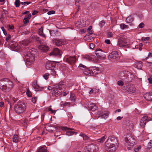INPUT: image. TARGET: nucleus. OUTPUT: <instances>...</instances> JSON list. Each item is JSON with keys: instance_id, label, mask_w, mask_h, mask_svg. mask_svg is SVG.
Listing matches in <instances>:
<instances>
[{"instance_id": "nucleus-49", "label": "nucleus", "mask_w": 152, "mask_h": 152, "mask_svg": "<svg viewBox=\"0 0 152 152\" xmlns=\"http://www.w3.org/2000/svg\"><path fill=\"white\" fill-rule=\"evenodd\" d=\"M117 84L118 85L120 86H123L124 84L122 80L118 81Z\"/></svg>"}, {"instance_id": "nucleus-55", "label": "nucleus", "mask_w": 152, "mask_h": 152, "mask_svg": "<svg viewBox=\"0 0 152 152\" xmlns=\"http://www.w3.org/2000/svg\"><path fill=\"white\" fill-rule=\"evenodd\" d=\"M149 39L150 37H142V39L143 41H146L148 40Z\"/></svg>"}, {"instance_id": "nucleus-41", "label": "nucleus", "mask_w": 152, "mask_h": 152, "mask_svg": "<svg viewBox=\"0 0 152 152\" xmlns=\"http://www.w3.org/2000/svg\"><path fill=\"white\" fill-rule=\"evenodd\" d=\"M90 145L86 146L85 149V152H91V149H90Z\"/></svg>"}, {"instance_id": "nucleus-23", "label": "nucleus", "mask_w": 152, "mask_h": 152, "mask_svg": "<svg viewBox=\"0 0 152 152\" xmlns=\"http://www.w3.org/2000/svg\"><path fill=\"white\" fill-rule=\"evenodd\" d=\"M61 129L63 130H64L65 131L68 130H70L68 131L69 132H70L71 134H77V133L75 132V131H72V130H74V129H71L70 128H68L66 127H62L61 128Z\"/></svg>"}, {"instance_id": "nucleus-63", "label": "nucleus", "mask_w": 152, "mask_h": 152, "mask_svg": "<svg viewBox=\"0 0 152 152\" xmlns=\"http://www.w3.org/2000/svg\"><path fill=\"white\" fill-rule=\"evenodd\" d=\"M48 110L51 112V113H55V110H53L51 108H49L48 109Z\"/></svg>"}, {"instance_id": "nucleus-47", "label": "nucleus", "mask_w": 152, "mask_h": 152, "mask_svg": "<svg viewBox=\"0 0 152 152\" xmlns=\"http://www.w3.org/2000/svg\"><path fill=\"white\" fill-rule=\"evenodd\" d=\"M152 147V140H150L149 142L148 143V148H151Z\"/></svg>"}, {"instance_id": "nucleus-6", "label": "nucleus", "mask_w": 152, "mask_h": 152, "mask_svg": "<svg viewBox=\"0 0 152 152\" xmlns=\"http://www.w3.org/2000/svg\"><path fill=\"white\" fill-rule=\"evenodd\" d=\"M125 140L127 145H128L132 146L135 144V140L131 133L128 134L125 137Z\"/></svg>"}, {"instance_id": "nucleus-62", "label": "nucleus", "mask_w": 152, "mask_h": 152, "mask_svg": "<svg viewBox=\"0 0 152 152\" xmlns=\"http://www.w3.org/2000/svg\"><path fill=\"white\" fill-rule=\"evenodd\" d=\"M109 94H110V96L111 98L113 97L114 96L113 93L112 91H110L109 92Z\"/></svg>"}, {"instance_id": "nucleus-35", "label": "nucleus", "mask_w": 152, "mask_h": 152, "mask_svg": "<svg viewBox=\"0 0 152 152\" xmlns=\"http://www.w3.org/2000/svg\"><path fill=\"white\" fill-rule=\"evenodd\" d=\"M70 99L71 101L74 102L76 100V97L74 94L71 93Z\"/></svg>"}, {"instance_id": "nucleus-34", "label": "nucleus", "mask_w": 152, "mask_h": 152, "mask_svg": "<svg viewBox=\"0 0 152 152\" xmlns=\"http://www.w3.org/2000/svg\"><path fill=\"white\" fill-rule=\"evenodd\" d=\"M39 34L45 38V35L43 34V28L42 27H41L39 29Z\"/></svg>"}, {"instance_id": "nucleus-1", "label": "nucleus", "mask_w": 152, "mask_h": 152, "mask_svg": "<svg viewBox=\"0 0 152 152\" xmlns=\"http://www.w3.org/2000/svg\"><path fill=\"white\" fill-rule=\"evenodd\" d=\"M118 145L116 137H109L105 142V147L107 152H115L118 147Z\"/></svg>"}, {"instance_id": "nucleus-17", "label": "nucleus", "mask_w": 152, "mask_h": 152, "mask_svg": "<svg viewBox=\"0 0 152 152\" xmlns=\"http://www.w3.org/2000/svg\"><path fill=\"white\" fill-rule=\"evenodd\" d=\"M94 72L91 69H86L84 70L83 73L86 75H94Z\"/></svg>"}, {"instance_id": "nucleus-33", "label": "nucleus", "mask_w": 152, "mask_h": 152, "mask_svg": "<svg viewBox=\"0 0 152 152\" xmlns=\"http://www.w3.org/2000/svg\"><path fill=\"white\" fill-rule=\"evenodd\" d=\"M135 65L138 69H140L142 66V63L140 62L136 63L135 64Z\"/></svg>"}, {"instance_id": "nucleus-12", "label": "nucleus", "mask_w": 152, "mask_h": 152, "mask_svg": "<svg viewBox=\"0 0 152 152\" xmlns=\"http://www.w3.org/2000/svg\"><path fill=\"white\" fill-rule=\"evenodd\" d=\"M109 56L112 59H117L119 58L118 52L116 51H113L109 54Z\"/></svg>"}, {"instance_id": "nucleus-21", "label": "nucleus", "mask_w": 152, "mask_h": 152, "mask_svg": "<svg viewBox=\"0 0 152 152\" xmlns=\"http://www.w3.org/2000/svg\"><path fill=\"white\" fill-rule=\"evenodd\" d=\"M39 48L44 52H47L49 50V48L45 45H40L39 46Z\"/></svg>"}, {"instance_id": "nucleus-39", "label": "nucleus", "mask_w": 152, "mask_h": 152, "mask_svg": "<svg viewBox=\"0 0 152 152\" xmlns=\"http://www.w3.org/2000/svg\"><path fill=\"white\" fill-rule=\"evenodd\" d=\"M141 146L140 145L137 146L134 148V151L135 152H138L141 149Z\"/></svg>"}, {"instance_id": "nucleus-4", "label": "nucleus", "mask_w": 152, "mask_h": 152, "mask_svg": "<svg viewBox=\"0 0 152 152\" xmlns=\"http://www.w3.org/2000/svg\"><path fill=\"white\" fill-rule=\"evenodd\" d=\"M35 53V49L32 48L29 50L27 54L26 64L31 65L34 61V56Z\"/></svg>"}, {"instance_id": "nucleus-38", "label": "nucleus", "mask_w": 152, "mask_h": 152, "mask_svg": "<svg viewBox=\"0 0 152 152\" xmlns=\"http://www.w3.org/2000/svg\"><path fill=\"white\" fill-rule=\"evenodd\" d=\"M13 43L12 42L11 43H10V44L12 45V47H14L16 49H19L20 47L18 45V44H16L15 45H14L13 44Z\"/></svg>"}, {"instance_id": "nucleus-46", "label": "nucleus", "mask_w": 152, "mask_h": 152, "mask_svg": "<svg viewBox=\"0 0 152 152\" xmlns=\"http://www.w3.org/2000/svg\"><path fill=\"white\" fill-rule=\"evenodd\" d=\"M49 76V74L46 73L43 75V77L45 79L47 80Z\"/></svg>"}, {"instance_id": "nucleus-43", "label": "nucleus", "mask_w": 152, "mask_h": 152, "mask_svg": "<svg viewBox=\"0 0 152 152\" xmlns=\"http://www.w3.org/2000/svg\"><path fill=\"white\" fill-rule=\"evenodd\" d=\"M26 93L28 96L29 97L31 96L32 94L31 92L30 91L28 88L27 90Z\"/></svg>"}, {"instance_id": "nucleus-51", "label": "nucleus", "mask_w": 152, "mask_h": 152, "mask_svg": "<svg viewBox=\"0 0 152 152\" xmlns=\"http://www.w3.org/2000/svg\"><path fill=\"white\" fill-rule=\"evenodd\" d=\"M56 32H58V31H56L55 30H52L51 31H50V35L52 36H54V34Z\"/></svg>"}, {"instance_id": "nucleus-48", "label": "nucleus", "mask_w": 152, "mask_h": 152, "mask_svg": "<svg viewBox=\"0 0 152 152\" xmlns=\"http://www.w3.org/2000/svg\"><path fill=\"white\" fill-rule=\"evenodd\" d=\"M105 24V22L104 21H101L99 23V26L100 27L102 28Z\"/></svg>"}, {"instance_id": "nucleus-9", "label": "nucleus", "mask_w": 152, "mask_h": 152, "mask_svg": "<svg viewBox=\"0 0 152 152\" xmlns=\"http://www.w3.org/2000/svg\"><path fill=\"white\" fill-rule=\"evenodd\" d=\"M95 54L97 57L101 59H105V57L103 55L104 53L102 50L100 49H97L96 50Z\"/></svg>"}, {"instance_id": "nucleus-7", "label": "nucleus", "mask_w": 152, "mask_h": 152, "mask_svg": "<svg viewBox=\"0 0 152 152\" xmlns=\"http://www.w3.org/2000/svg\"><path fill=\"white\" fill-rule=\"evenodd\" d=\"M134 75L130 73V72H127V74L126 75L125 78L123 79V80L126 83H128L131 82L134 78Z\"/></svg>"}, {"instance_id": "nucleus-32", "label": "nucleus", "mask_w": 152, "mask_h": 152, "mask_svg": "<svg viewBox=\"0 0 152 152\" xmlns=\"http://www.w3.org/2000/svg\"><path fill=\"white\" fill-rule=\"evenodd\" d=\"M109 113L108 112L106 113H104L103 114H102L99 116L98 117H101L102 118H104V119L107 118L108 115H109Z\"/></svg>"}, {"instance_id": "nucleus-2", "label": "nucleus", "mask_w": 152, "mask_h": 152, "mask_svg": "<svg viewBox=\"0 0 152 152\" xmlns=\"http://www.w3.org/2000/svg\"><path fill=\"white\" fill-rule=\"evenodd\" d=\"M13 82L8 79L5 78L0 80V88L4 92H9L13 88Z\"/></svg>"}, {"instance_id": "nucleus-28", "label": "nucleus", "mask_w": 152, "mask_h": 152, "mask_svg": "<svg viewBox=\"0 0 152 152\" xmlns=\"http://www.w3.org/2000/svg\"><path fill=\"white\" fill-rule=\"evenodd\" d=\"M55 129L54 127L50 126H47L46 127V130L50 132H53V130Z\"/></svg>"}, {"instance_id": "nucleus-54", "label": "nucleus", "mask_w": 152, "mask_h": 152, "mask_svg": "<svg viewBox=\"0 0 152 152\" xmlns=\"http://www.w3.org/2000/svg\"><path fill=\"white\" fill-rule=\"evenodd\" d=\"M1 29L2 30L4 34L6 35L7 34V33L6 30L5 29L4 27H1Z\"/></svg>"}, {"instance_id": "nucleus-24", "label": "nucleus", "mask_w": 152, "mask_h": 152, "mask_svg": "<svg viewBox=\"0 0 152 152\" xmlns=\"http://www.w3.org/2000/svg\"><path fill=\"white\" fill-rule=\"evenodd\" d=\"M54 44L57 46H61L63 44V42L61 39H54L53 40Z\"/></svg>"}, {"instance_id": "nucleus-16", "label": "nucleus", "mask_w": 152, "mask_h": 152, "mask_svg": "<svg viewBox=\"0 0 152 152\" xmlns=\"http://www.w3.org/2000/svg\"><path fill=\"white\" fill-rule=\"evenodd\" d=\"M60 51L58 48H55L50 54V56H56L57 55H60Z\"/></svg>"}, {"instance_id": "nucleus-57", "label": "nucleus", "mask_w": 152, "mask_h": 152, "mask_svg": "<svg viewBox=\"0 0 152 152\" xmlns=\"http://www.w3.org/2000/svg\"><path fill=\"white\" fill-rule=\"evenodd\" d=\"M32 101L34 103H35L37 101V98L35 97L32 98Z\"/></svg>"}, {"instance_id": "nucleus-44", "label": "nucleus", "mask_w": 152, "mask_h": 152, "mask_svg": "<svg viewBox=\"0 0 152 152\" xmlns=\"http://www.w3.org/2000/svg\"><path fill=\"white\" fill-rule=\"evenodd\" d=\"M50 73L53 76H55L56 75V72L53 69L50 70Z\"/></svg>"}, {"instance_id": "nucleus-10", "label": "nucleus", "mask_w": 152, "mask_h": 152, "mask_svg": "<svg viewBox=\"0 0 152 152\" xmlns=\"http://www.w3.org/2000/svg\"><path fill=\"white\" fill-rule=\"evenodd\" d=\"M56 63L54 61H48L46 64V68L47 70H50L54 69L56 66Z\"/></svg>"}, {"instance_id": "nucleus-18", "label": "nucleus", "mask_w": 152, "mask_h": 152, "mask_svg": "<svg viewBox=\"0 0 152 152\" xmlns=\"http://www.w3.org/2000/svg\"><path fill=\"white\" fill-rule=\"evenodd\" d=\"M32 86L36 91H42L43 88H40L37 84V82L36 81L33 82Z\"/></svg>"}, {"instance_id": "nucleus-11", "label": "nucleus", "mask_w": 152, "mask_h": 152, "mask_svg": "<svg viewBox=\"0 0 152 152\" xmlns=\"http://www.w3.org/2000/svg\"><path fill=\"white\" fill-rule=\"evenodd\" d=\"M118 45L120 47H125L127 46V44L125 42L124 38L120 37L118 39Z\"/></svg>"}, {"instance_id": "nucleus-20", "label": "nucleus", "mask_w": 152, "mask_h": 152, "mask_svg": "<svg viewBox=\"0 0 152 152\" xmlns=\"http://www.w3.org/2000/svg\"><path fill=\"white\" fill-rule=\"evenodd\" d=\"M90 148L91 149V152H97L99 150V148L98 146L94 144H91L90 145Z\"/></svg>"}, {"instance_id": "nucleus-52", "label": "nucleus", "mask_w": 152, "mask_h": 152, "mask_svg": "<svg viewBox=\"0 0 152 152\" xmlns=\"http://www.w3.org/2000/svg\"><path fill=\"white\" fill-rule=\"evenodd\" d=\"M113 34L112 32H108L107 34V36L108 37H110L113 36Z\"/></svg>"}, {"instance_id": "nucleus-8", "label": "nucleus", "mask_w": 152, "mask_h": 152, "mask_svg": "<svg viewBox=\"0 0 152 152\" xmlns=\"http://www.w3.org/2000/svg\"><path fill=\"white\" fill-rule=\"evenodd\" d=\"M149 121L150 119L147 116H143L140 120V126L142 128H144L145 127L146 123Z\"/></svg>"}, {"instance_id": "nucleus-53", "label": "nucleus", "mask_w": 152, "mask_h": 152, "mask_svg": "<svg viewBox=\"0 0 152 152\" xmlns=\"http://www.w3.org/2000/svg\"><path fill=\"white\" fill-rule=\"evenodd\" d=\"M23 21L25 24H27L29 22V19L28 18H25Z\"/></svg>"}, {"instance_id": "nucleus-59", "label": "nucleus", "mask_w": 152, "mask_h": 152, "mask_svg": "<svg viewBox=\"0 0 152 152\" xmlns=\"http://www.w3.org/2000/svg\"><path fill=\"white\" fill-rule=\"evenodd\" d=\"M144 24L143 23H142L139 25V27L140 28H142L144 27Z\"/></svg>"}, {"instance_id": "nucleus-64", "label": "nucleus", "mask_w": 152, "mask_h": 152, "mask_svg": "<svg viewBox=\"0 0 152 152\" xmlns=\"http://www.w3.org/2000/svg\"><path fill=\"white\" fill-rule=\"evenodd\" d=\"M95 47L93 43L90 44V47L91 49H93Z\"/></svg>"}, {"instance_id": "nucleus-60", "label": "nucleus", "mask_w": 152, "mask_h": 152, "mask_svg": "<svg viewBox=\"0 0 152 152\" xmlns=\"http://www.w3.org/2000/svg\"><path fill=\"white\" fill-rule=\"evenodd\" d=\"M31 14H29L26 15L25 18H28V19H29L31 17Z\"/></svg>"}, {"instance_id": "nucleus-40", "label": "nucleus", "mask_w": 152, "mask_h": 152, "mask_svg": "<svg viewBox=\"0 0 152 152\" xmlns=\"http://www.w3.org/2000/svg\"><path fill=\"white\" fill-rule=\"evenodd\" d=\"M120 27L122 29H124L127 28L128 26L124 23H122L120 25Z\"/></svg>"}, {"instance_id": "nucleus-26", "label": "nucleus", "mask_w": 152, "mask_h": 152, "mask_svg": "<svg viewBox=\"0 0 152 152\" xmlns=\"http://www.w3.org/2000/svg\"><path fill=\"white\" fill-rule=\"evenodd\" d=\"M36 152H47V148L45 146H40Z\"/></svg>"}, {"instance_id": "nucleus-56", "label": "nucleus", "mask_w": 152, "mask_h": 152, "mask_svg": "<svg viewBox=\"0 0 152 152\" xmlns=\"http://www.w3.org/2000/svg\"><path fill=\"white\" fill-rule=\"evenodd\" d=\"M55 12L53 10H51L48 12V14L49 15L54 14Z\"/></svg>"}, {"instance_id": "nucleus-31", "label": "nucleus", "mask_w": 152, "mask_h": 152, "mask_svg": "<svg viewBox=\"0 0 152 152\" xmlns=\"http://www.w3.org/2000/svg\"><path fill=\"white\" fill-rule=\"evenodd\" d=\"M19 138L17 134H15L12 138L13 142L15 143L17 142H18Z\"/></svg>"}, {"instance_id": "nucleus-36", "label": "nucleus", "mask_w": 152, "mask_h": 152, "mask_svg": "<svg viewBox=\"0 0 152 152\" xmlns=\"http://www.w3.org/2000/svg\"><path fill=\"white\" fill-rule=\"evenodd\" d=\"M29 43V41L28 40H24L22 41V43L23 45L26 46Z\"/></svg>"}, {"instance_id": "nucleus-50", "label": "nucleus", "mask_w": 152, "mask_h": 152, "mask_svg": "<svg viewBox=\"0 0 152 152\" xmlns=\"http://www.w3.org/2000/svg\"><path fill=\"white\" fill-rule=\"evenodd\" d=\"M11 39V36L10 34H8L7 36V37L6 39V41L7 42H8V41L10 40Z\"/></svg>"}, {"instance_id": "nucleus-19", "label": "nucleus", "mask_w": 152, "mask_h": 152, "mask_svg": "<svg viewBox=\"0 0 152 152\" xmlns=\"http://www.w3.org/2000/svg\"><path fill=\"white\" fill-rule=\"evenodd\" d=\"M128 91L130 93H134L136 91V88L133 85H130L128 86L127 87Z\"/></svg>"}, {"instance_id": "nucleus-58", "label": "nucleus", "mask_w": 152, "mask_h": 152, "mask_svg": "<svg viewBox=\"0 0 152 152\" xmlns=\"http://www.w3.org/2000/svg\"><path fill=\"white\" fill-rule=\"evenodd\" d=\"M79 67L80 69H81V68H83L86 69V66L82 64H80L79 65Z\"/></svg>"}, {"instance_id": "nucleus-42", "label": "nucleus", "mask_w": 152, "mask_h": 152, "mask_svg": "<svg viewBox=\"0 0 152 152\" xmlns=\"http://www.w3.org/2000/svg\"><path fill=\"white\" fill-rule=\"evenodd\" d=\"M20 4V1L19 0H16L15 2V4L16 7L19 6Z\"/></svg>"}, {"instance_id": "nucleus-22", "label": "nucleus", "mask_w": 152, "mask_h": 152, "mask_svg": "<svg viewBox=\"0 0 152 152\" xmlns=\"http://www.w3.org/2000/svg\"><path fill=\"white\" fill-rule=\"evenodd\" d=\"M88 107L90 110L93 111H94L97 108L95 104L92 103H89L88 104Z\"/></svg>"}, {"instance_id": "nucleus-25", "label": "nucleus", "mask_w": 152, "mask_h": 152, "mask_svg": "<svg viewBox=\"0 0 152 152\" xmlns=\"http://www.w3.org/2000/svg\"><path fill=\"white\" fill-rule=\"evenodd\" d=\"M83 58L89 61H93L94 59L95 56L93 55H88L85 56Z\"/></svg>"}, {"instance_id": "nucleus-45", "label": "nucleus", "mask_w": 152, "mask_h": 152, "mask_svg": "<svg viewBox=\"0 0 152 152\" xmlns=\"http://www.w3.org/2000/svg\"><path fill=\"white\" fill-rule=\"evenodd\" d=\"M34 40L35 41H39V38L36 35H34L32 37Z\"/></svg>"}, {"instance_id": "nucleus-29", "label": "nucleus", "mask_w": 152, "mask_h": 152, "mask_svg": "<svg viewBox=\"0 0 152 152\" xmlns=\"http://www.w3.org/2000/svg\"><path fill=\"white\" fill-rule=\"evenodd\" d=\"M134 20L133 17L131 15L128 16L126 19V22L127 23H130L132 22Z\"/></svg>"}, {"instance_id": "nucleus-13", "label": "nucleus", "mask_w": 152, "mask_h": 152, "mask_svg": "<svg viewBox=\"0 0 152 152\" xmlns=\"http://www.w3.org/2000/svg\"><path fill=\"white\" fill-rule=\"evenodd\" d=\"M145 99L148 101H152V92H147L144 95Z\"/></svg>"}, {"instance_id": "nucleus-3", "label": "nucleus", "mask_w": 152, "mask_h": 152, "mask_svg": "<svg viewBox=\"0 0 152 152\" xmlns=\"http://www.w3.org/2000/svg\"><path fill=\"white\" fill-rule=\"evenodd\" d=\"M65 86V85L62 82H59L54 85L53 87L52 94L57 97L61 95L62 91H64Z\"/></svg>"}, {"instance_id": "nucleus-27", "label": "nucleus", "mask_w": 152, "mask_h": 152, "mask_svg": "<svg viewBox=\"0 0 152 152\" xmlns=\"http://www.w3.org/2000/svg\"><path fill=\"white\" fill-rule=\"evenodd\" d=\"M127 71H125L124 72H121L119 74V76L120 77L121 79L123 80V79L125 78L126 77V75L127 74Z\"/></svg>"}, {"instance_id": "nucleus-37", "label": "nucleus", "mask_w": 152, "mask_h": 152, "mask_svg": "<svg viewBox=\"0 0 152 152\" xmlns=\"http://www.w3.org/2000/svg\"><path fill=\"white\" fill-rule=\"evenodd\" d=\"M80 135L81 136H82L83 137V139L84 140H87L89 138V137L88 136L83 134L82 133H81L80 134Z\"/></svg>"}, {"instance_id": "nucleus-61", "label": "nucleus", "mask_w": 152, "mask_h": 152, "mask_svg": "<svg viewBox=\"0 0 152 152\" xmlns=\"http://www.w3.org/2000/svg\"><path fill=\"white\" fill-rule=\"evenodd\" d=\"M149 83L151 84L152 83V77L151 76L148 78Z\"/></svg>"}, {"instance_id": "nucleus-5", "label": "nucleus", "mask_w": 152, "mask_h": 152, "mask_svg": "<svg viewBox=\"0 0 152 152\" xmlns=\"http://www.w3.org/2000/svg\"><path fill=\"white\" fill-rule=\"evenodd\" d=\"M26 106L25 104L20 102H18L15 105V110L18 113H23L26 110Z\"/></svg>"}, {"instance_id": "nucleus-30", "label": "nucleus", "mask_w": 152, "mask_h": 152, "mask_svg": "<svg viewBox=\"0 0 152 152\" xmlns=\"http://www.w3.org/2000/svg\"><path fill=\"white\" fill-rule=\"evenodd\" d=\"M107 136L105 135L104 136L102 137L101 138L99 139L96 140V141L98 142L103 143L105 140V139L107 138Z\"/></svg>"}, {"instance_id": "nucleus-15", "label": "nucleus", "mask_w": 152, "mask_h": 152, "mask_svg": "<svg viewBox=\"0 0 152 152\" xmlns=\"http://www.w3.org/2000/svg\"><path fill=\"white\" fill-rule=\"evenodd\" d=\"M126 129L129 131L133 130L134 128V125L131 122L127 123L125 127Z\"/></svg>"}, {"instance_id": "nucleus-14", "label": "nucleus", "mask_w": 152, "mask_h": 152, "mask_svg": "<svg viewBox=\"0 0 152 152\" xmlns=\"http://www.w3.org/2000/svg\"><path fill=\"white\" fill-rule=\"evenodd\" d=\"M76 58L75 56L70 57L66 59V61L71 65L75 64L76 61Z\"/></svg>"}]
</instances>
